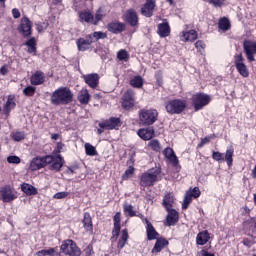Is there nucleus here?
<instances>
[{
	"instance_id": "nucleus-26",
	"label": "nucleus",
	"mask_w": 256,
	"mask_h": 256,
	"mask_svg": "<svg viewBox=\"0 0 256 256\" xmlns=\"http://www.w3.org/2000/svg\"><path fill=\"white\" fill-rule=\"evenodd\" d=\"M164 155L166 157V159H168V161H170V163H172V165L176 166L179 165V159L177 158V155H175V151H173L172 148H166L164 150Z\"/></svg>"
},
{
	"instance_id": "nucleus-38",
	"label": "nucleus",
	"mask_w": 256,
	"mask_h": 256,
	"mask_svg": "<svg viewBox=\"0 0 256 256\" xmlns=\"http://www.w3.org/2000/svg\"><path fill=\"white\" fill-rule=\"evenodd\" d=\"M130 85L136 89H141L143 87V78L141 76H136L130 80Z\"/></svg>"
},
{
	"instance_id": "nucleus-46",
	"label": "nucleus",
	"mask_w": 256,
	"mask_h": 256,
	"mask_svg": "<svg viewBox=\"0 0 256 256\" xmlns=\"http://www.w3.org/2000/svg\"><path fill=\"white\" fill-rule=\"evenodd\" d=\"M124 211L129 215V217H135V215H137L135 210H133V205L131 204H125Z\"/></svg>"
},
{
	"instance_id": "nucleus-22",
	"label": "nucleus",
	"mask_w": 256,
	"mask_h": 256,
	"mask_svg": "<svg viewBox=\"0 0 256 256\" xmlns=\"http://www.w3.org/2000/svg\"><path fill=\"white\" fill-rule=\"evenodd\" d=\"M30 83L34 86L43 85V83H45V73H43L42 71H36L30 77Z\"/></svg>"
},
{
	"instance_id": "nucleus-31",
	"label": "nucleus",
	"mask_w": 256,
	"mask_h": 256,
	"mask_svg": "<svg viewBox=\"0 0 256 256\" xmlns=\"http://www.w3.org/2000/svg\"><path fill=\"white\" fill-rule=\"evenodd\" d=\"M181 41H197V31L190 30L188 32H182L180 34Z\"/></svg>"
},
{
	"instance_id": "nucleus-52",
	"label": "nucleus",
	"mask_w": 256,
	"mask_h": 256,
	"mask_svg": "<svg viewBox=\"0 0 256 256\" xmlns=\"http://www.w3.org/2000/svg\"><path fill=\"white\" fill-rule=\"evenodd\" d=\"M195 47L196 49L201 53V51H203L205 49V42L201 41V40H198L196 43H195Z\"/></svg>"
},
{
	"instance_id": "nucleus-7",
	"label": "nucleus",
	"mask_w": 256,
	"mask_h": 256,
	"mask_svg": "<svg viewBox=\"0 0 256 256\" xmlns=\"http://www.w3.org/2000/svg\"><path fill=\"white\" fill-rule=\"evenodd\" d=\"M235 153V149L233 146H229L226 150L225 157H223V153L221 152H213L212 159L214 161H226L228 167L233 165V154Z\"/></svg>"
},
{
	"instance_id": "nucleus-58",
	"label": "nucleus",
	"mask_w": 256,
	"mask_h": 256,
	"mask_svg": "<svg viewBox=\"0 0 256 256\" xmlns=\"http://www.w3.org/2000/svg\"><path fill=\"white\" fill-rule=\"evenodd\" d=\"M28 53L37 55V46H28Z\"/></svg>"
},
{
	"instance_id": "nucleus-28",
	"label": "nucleus",
	"mask_w": 256,
	"mask_h": 256,
	"mask_svg": "<svg viewBox=\"0 0 256 256\" xmlns=\"http://www.w3.org/2000/svg\"><path fill=\"white\" fill-rule=\"evenodd\" d=\"M15 107H17V104L15 103V96L9 95L3 109L5 115H9V113H11V110L14 109Z\"/></svg>"
},
{
	"instance_id": "nucleus-60",
	"label": "nucleus",
	"mask_w": 256,
	"mask_h": 256,
	"mask_svg": "<svg viewBox=\"0 0 256 256\" xmlns=\"http://www.w3.org/2000/svg\"><path fill=\"white\" fill-rule=\"evenodd\" d=\"M209 141H211L210 137H206V138L202 139V141L200 143V147H203V145H206V143H209Z\"/></svg>"
},
{
	"instance_id": "nucleus-8",
	"label": "nucleus",
	"mask_w": 256,
	"mask_h": 256,
	"mask_svg": "<svg viewBox=\"0 0 256 256\" xmlns=\"http://www.w3.org/2000/svg\"><path fill=\"white\" fill-rule=\"evenodd\" d=\"M122 108L125 109V111H131L133 107H135V91L132 89L127 90L123 96H122V102H121Z\"/></svg>"
},
{
	"instance_id": "nucleus-41",
	"label": "nucleus",
	"mask_w": 256,
	"mask_h": 256,
	"mask_svg": "<svg viewBox=\"0 0 256 256\" xmlns=\"http://www.w3.org/2000/svg\"><path fill=\"white\" fill-rule=\"evenodd\" d=\"M79 17L81 21H85L86 23H93V14L89 12H81Z\"/></svg>"
},
{
	"instance_id": "nucleus-4",
	"label": "nucleus",
	"mask_w": 256,
	"mask_h": 256,
	"mask_svg": "<svg viewBox=\"0 0 256 256\" xmlns=\"http://www.w3.org/2000/svg\"><path fill=\"white\" fill-rule=\"evenodd\" d=\"M159 117V112L155 109H142L139 111V119L142 125H153Z\"/></svg>"
},
{
	"instance_id": "nucleus-17",
	"label": "nucleus",
	"mask_w": 256,
	"mask_h": 256,
	"mask_svg": "<svg viewBox=\"0 0 256 256\" xmlns=\"http://www.w3.org/2000/svg\"><path fill=\"white\" fill-rule=\"evenodd\" d=\"M155 0H146V3L141 9V13L144 17H153V11H155Z\"/></svg>"
},
{
	"instance_id": "nucleus-57",
	"label": "nucleus",
	"mask_w": 256,
	"mask_h": 256,
	"mask_svg": "<svg viewBox=\"0 0 256 256\" xmlns=\"http://www.w3.org/2000/svg\"><path fill=\"white\" fill-rule=\"evenodd\" d=\"M12 15L14 19H19V17H21V12H19V9L14 8L12 9Z\"/></svg>"
},
{
	"instance_id": "nucleus-63",
	"label": "nucleus",
	"mask_w": 256,
	"mask_h": 256,
	"mask_svg": "<svg viewBox=\"0 0 256 256\" xmlns=\"http://www.w3.org/2000/svg\"><path fill=\"white\" fill-rule=\"evenodd\" d=\"M86 253H87L86 256H91V246H88V247H87Z\"/></svg>"
},
{
	"instance_id": "nucleus-43",
	"label": "nucleus",
	"mask_w": 256,
	"mask_h": 256,
	"mask_svg": "<svg viewBox=\"0 0 256 256\" xmlns=\"http://www.w3.org/2000/svg\"><path fill=\"white\" fill-rule=\"evenodd\" d=\"M36 92L37 88L34 86H27L23 89V95H25L26 97H33V95H35Z\"/></svg>"
},
{
	"instance_id": "nucleus-30",
	"label": "nucleus",
	"mask_w": 256,
	"mask_h": 256,
	"mask_svg": "<svg viewBox=\"0 0 256 256\" xmlns=\"http://www.w3.org/2000/svg\"><path fill=\"white\" fill-rule=\"evenodd\" d=\"M167 245H169V241H167L166 239H163V238L157 239L152 249V253H161V251H163V249H165Z\"/></svg>"
},
{
	"instance_id": "nucleus-64",
	"label": "nucleus",
	"mask_w": 256,
	"mask_h": 256,
	"mask_svg": "<svg viewBox=\"0 0 256 256\" xmlns=\"http://www.w3.org/2000/svg\"><path fill=\"white\" fill-rule=\"evenodd\" d=\"M63 0H53V5H59Z\"/></svg>"
},
{
	"instance_id": "nucleus-1",
	"label": "nucleus",
	"mask_w": 256,
	"mask_h": 256,
	"mask_svg": "<svg viewBox=\"0 0 256 256\" xmlns=\"http://www.w3.org/2000/svg\"><path fill=\"white\" fill-rule=\"evenodd\" d=\"M46 165H50L51 171H61V167H63V157H61V155L36 157L30 162L29 169L30 171H39V169H43Z\"/></svg>"
},
{
	"instance_id": "nucleus-16",
	"label": "nucleus",
	"mask_w": 256,
	"mask_h": 256,
	"mask_svg": "<svg viewBox=\"0 0 256 256\" xmlns=\"http://www.w3.org/2000/svg\"><path fill=\"white\" fill-rule=\"evenodd\" d=\"M92 43H95V40H92V36L88 35L85 38H79L76 45L78 47V51H87V49L91 47Z\"/></svg>"
},
{
	"instance_id": "nucleus-32",
	"label": "nucleus",
	"mask_w": 256,
	"mask_h": 256,
	"mask_svg": "<svg viewBox=\"0 0 256 256\" xmlns=\"http://www.w3.org/2000/svg\"><path fill=\"white\" fill-rule=\"evenodd\" d=\"M37 256H61L59 253V249L56 248H49V249H43L38 252H36Z\"/></svg>"
},
{
	"instance_id": "nucleus-37",
	"label": "nucleus",
	"mask_w": 256,
	"mask_h": 256,
	"mask_svg": "<svg viewBox=\"0 0 256 256\" xmlns=\"http://www.w3.org/2000/svg\"><path fill=\"white\" fill-rule=\"evenodd\" d=\"M84 147H85L86 155H88L89 157H95L98 155L97 149L95 148V146L91 145L90 143H86Z\"/></svg>"
},
{
	"instance_id": "nucleus-21",
	"label": "nucleus",
	"mask_w": 256,
	"mask_h": 256,
	"mask_svg": "<svg viewBox=\"0 0 256 256\" xmlns=\"http://www.w3.org/2000/svg\"><path fill=\"white\" fill-rule=\"evenodd\" d=\"M167 211L168 214L166 217V223L168 227H171L179 221V212H177L175 209H169Z\"/></svg>"
},
{
	"instance_id": "nucleus-3",
	"label": "nucleus",
	"mask_w": 256,
	"mask_h": 256,
	"mask_svg": "<svg viewBox=\"0 0 256 256\" xmlns=\"http://www.w3.org/2000/svg\"><path fill=\"white\" fill-rule=\"evenodd\" d=\"M159 175H161L160 168H153L143 173L140 178L141 187H153L159 181Z\"/></svg>"
},
{
	"instance_id": "nucleus-35",
	"label": "nucleus",
	"mask_w": 256,
	"mask_h": 256,
	"mask_svg": "<svg viewBox=\"0 0 256 256\" xmlns=\"http://www.w3.org/2000/svg\"><path fill=\"white\" fill-rule=\"evenodd\" d=\"M175 203V198L172 196L171 193H167L164 196L162 205L165 207L166 211H169L173 207V204Z\"/></svg>"
},
{
	"instance_id": "nucleus-5",
	"label": "nucleus",
	"mask_w": 256,
	"mask_h": 256,
	"mask_svg": "<svg viewBox=\"0 0 256 256\" xmlns=\"http://www.w3.org/2000/svg\"><path fill=\"white\" fill-rule=\"evenodd\" d=\"M187 107V102L184 100L176 99L171 100L166 104V111L171 115L183 113Z\"/></svg>"
},
{
	"instance_id": "nucleus-25",
	"label": "nucleus",
	"mask_w": 256,
	"mask_h": 256,
	"mask_svg": "<svg viewBox=\"0 0 256 256\" xmlns=\"http://www.w3.org/2000/svg\"><path fill=\"white\" fill-rule=\"evenodd\" d=\"M107 29L110 33H121L125 31V24L121 22H111L108 24Z\"/></svg>"
},
{
	"instance_id": "nucleus-14",
	"label": "nucleus",
	"mask_w": 256,
	"mask_h": 256,
	"mask_svg": "<svg viewBox=\"0 0 256 256\" xmlns=\"http://www.w3.org/2000/svg\"><path fill=\"white\" fill-rule=\"evenodd\" d=\"M99 127H101V129L108 130L117 129L121 127V119L112 117L109 120L99 123Z\"/></svg>"
},
{
	"instance_id": "nucleus-49",
	"label": "nucleus",
	"mask_w": 256,
	"mask_h": 256,
	"mask_svg": "<svg viewBox=\"0 0 256 256\" xmlns=\"http://www.w3.org/2000/svg\"><path fill=\"white\" fill-rule=\"evenodd\" d=\"M210 5L214 7H223L225 5V0H206Z\"/></svg>"
},
{
	"instance_id": "nucleus-15",
	"label": "nucleus",
	"mask_w": 256,
	"mask_h": 256,
	"mask_svg": "<svg viewBox=\"0 0 256 256\" xmlns=\"http://www.w3.org/2000/svg\"><path fill=\"white\" fill-rule=\"evenodd\" d=\"M124 19L126 23L131 25V27H136V25L139 23V16H137V12H135L133 9L127 10L125 12Z\"/></svg>"
},
{
	"instance_id": "nucleus-19",
	"label": "nucleus",
	"mask_w": 256,
	"mask_h": 256,
	"mask_svg": "<svg viewBox=\"0 0 256 256\" xmlns=\"http://www.w3.org/2000/svg\"><path fill=\"white\" fill-rule=\"evenodd\" d=\"M138 136L141 137L143 141H150V139L155 137V130L151 127L139 129Z\"/></svg>"
},
{
	"instance_id": "nucleus-10",
	"label": "nucleus",
	"mask_w": 256,
	"mask_h": 256,
	"mask_svg": "<svg viewBox=\"0 0 256 256\" xmlns=\"http://www.w3.org/2000/svg\"><path fill=\"white\" fill-rule=\"evenodd\" d=\"M234 65L242 77H249V69L245 65V58L243 54H236L234 56Z\"/></svg>"
},
{
	"instance_id": "nucleus-9",
	"label": "nucleus",
	"mask_w": 256,
	"mask_h": 256,
	"mask_svg": "<svg viewBox=\"0 0 256 256\" xmlns=\"http://www.w3.org/2000/svg\"><path fill=\"white\" fill-rule=\"evenodd\" d=\"M192 103L195 111H199L211 103V97L207 94L199 93L192 97Z\"/></svg>"
},
{
	"instance_id": "nucleus-23",
	"label": "nucleus",
	"mask_w": 256,
	"mask_h": 256,
	"mask_svg": "<svg viewBox=\"0 0 256 256\" xmlns=\"http://www.w3.org/2000/svg\"><path fill=\"white\" fill-rule=\"evenodd\" d=\"M84 81L89 87L96 89L97 85H99V74H88L84 76Z\"/></svg>"
},
{
	"instance_id": "nucleus-48",
	"label": "nucleus",
	"mask_w": 256,
	"mask_h": 256,
	"mask_svg": "<svg viewBox=\"0 0 256 256\" xmlns=\"http://www.w3.org/2000/svg\"><path fill=\"white\" fill-rule=\"evenodd\" d=\"M7 161L10 164L19 165V163H21V158L18 156H8Z\"/></svg>"
},
{
	"instance_id": "nucleus-24",
	"label": "nucleus",
	"mask_w": 256,
	"mask_h": 256,
	"mask_svg": "<svg viewBox=\"0 0 256 256\" xmlns=\"http://www.w3.org/2000/svg\"><path fill=\"white\" fill-rule=\"evenodd\" d=\"M146 221V231H147V239L148 241H153L155 240L157 237H159V233H157V230H155V227H153V224H151V222H149V220H145Z\"/></svg>"
},
{
	"instance_id": "nucleus-2",
	"label": "nucleus",
	"mask_w": 256,
	"mask_h": 256,
	"mask_svg": "<svg viewBox=\"0 0 256 256\" xmlns=\"http://www.w3.org/2000/svg\"><path fill=\"white\" fill-rule=\"evenodd\" d=\"M52 105H69L73 102V92L67 87L56 89L50 96Z\"/></svg>"
},
{
	"instance_id": "nucleus-45",
	"label": "nucleus",
	"mask_w": 256,
	"mask_h": 256,
	"mask_svg": "<svg viewBox=\"0 0 256 256\" xmlns=\"http://www.w3.org/2000/svg\"><path fill=\"white\" fill-rule=\"evenodd\" d=\"M88 36H92V41H99V39H106L107 34L103 32H94Z\"/></svg>"
},
{
	"instance_id": "nucleus-11",
	"label": "nucleus",
	"mask_w": 256,
	"mask_h": 256,
	"mask_svg": "<svg viewBox=\"0 0 256 256\" xmlns=\"http://www.w3.org/2000/svg\"><path fill=\"white\" fill-rule=\"evenodd\" d=\"M0 199L3 203H11L17 199V192L11 186H4L0 188Z\"/></svg>"
},
{
	"instance_id": "nucleus-54",
	"label": "nucleus",
	"mask_w": 256,
	"mask_h": 256,
	"mask_svg": "<svg viewBox=\"0 0 256 256\" xmlns=\"http://www.w3.org/2000/svg\"><path fill=\"white\" fill-rule=\"evenodd\" d=\"M26 47H37V40L35 38H30L25 42Z\"/></svg>"
},
{
	"instance_id": "nucleus-56",
	"label": "nucleus",
	"mask_w": 256,
	"mask_h": 256,
	"mask_svg": "<svg viewBox=\"0 0 256 256\" xmlns=\"http://www.w3.org/2000/svg\"><path fill=\"white\" fill-rule=\"evenodd\" d=\"M36 29L38 31V33H43V31H45V29H47V24H36Z\"/></svg>"
},
{
	"instance_id": "nucleus-55",
	"label": "nucleus",
	"mask_w": 256,
	"mask_h": 256,
	"mask_svg": "<svg viewBox=\"0 0 256 256\" xmlns=\"http://www.w3.org/2000/svg\"><path fill=\"white\" fill-rule=\"evenodd\" d=\"M101 19H103V14H101V12H97L95 14V18H93V25H97V23H99V21H101Z\"/></svg>"
},
{
	"instance_id": "nucleus-47",
	"label": "nucleus",
	"mask_w": 256,
	"mask_h": 256,
	"mask_svg": "<svg viewBox=\"0 0 256 256\" xmlns=\"http://www.w3.org/2000/svg\"><path fill=\"white\" fill-rule=\"evenodd\" d=\"M121 233V226H114L112 230V238L111 241H117L119 234Z\"/></svg>"
},
{
	"instance_id": "nucleus-33",
	"label": "nucleus",
	"mask_w": 256,
	"mask_h": 256,
	"mask_svg": "<svg viewBox=\"0 0 256 256\" xmlns=\"http://www.w3.org/2000/svg\"><path fill=\"white\" fill-rule=\"evenodd\" d=\"M91 99V95H89V91L87 89H82L78 94V101L82 105H87Z\"/></svg>"
},
{
	"instance_id": "nucleus-59",
	"label": "nucleus",
	"mask_w": 256,
	"mask_h": 256,
	"mask_svg": "<svg viewBox=\"0 0 256 256\" xmlns=\"http://www.w3.org/2000/svg\"><path fill=\"white\" fill-rule=\"evenodd\" d=\"M9 73V69H7V66H2L0 68V75H7Z\"/></svg>"
},
{
	"instance_id": "nucleus-42",
	"label": "nucleus",
	"mask_w": 256,
	"mask_h": 256,
	"mask_svg": "<svg viewBox=\"0 0 256 256\" xmlns=\"http://www.w3.org/2000/svg\"><path fill=\"white\" fill-rule=\"evenodd\" d=\"M117 58L119 59V61L127 62V61H129V52H127V50H125V49H121L117 53Z\"/></svg>"
},
{
	"instance_id": "nucleus-44",
	"label": "nucleus",
	"mask_w": 256,
	"mask_h": 256,
	"mask_svg": "<svg viewBox=\"0 0 256 256\" xmlns=\"http://www.w3.org/2000/svg\"><path fill=\"white\" fill-rule=\"evenodd\" d=\"M13 141H23L25 139V133L23 131H16L12 134Z\"/></svg>"
},
{
	"instance_id": "nucleus-39",
	"label": "nucleus",
	"mask_w": 256,
	"mask_h": 256,
	"mask_svg": "<svg viewBox=\"0 0 256 256\" xmlns=\"http://www.w3.org/2000/svg\"><path fill=\"white\" fill-rule=\"evenodd\" d=\"M218 25L219 29H221L222 31H229V29H231V23L227 18L220 19Z\"/></svg>"
},
{
	"instance_id": "nucleus-50",
	"label": "nucleus",
	"mask_w": 256,
	"mask_h": 256,
	"mask_svg": "<svg viewBox=\"0 0 256 256\" xmlns=\"http://www.w3.org/2000/svg\"><path fill=\"white\" fill-rule=\"evenodd\" d=\"M113 221H114V227H121V213H116L114 218H113Z\"/></svg>"
},
{
	"instance_id": "nucleus-6",
	"label": "nucleus",
	"mask_w": 256,
	"mask_h": 256,
	"mask_svg": "<svg viewBox=\"0 0 256 256\" xmlns=\"http://www.w3.org/2000/svg\"><path fill=\"white\" fill-rule=\"evenodd\" d=\"M60 249L65 255L81 256V249L77 247V244L73 240H65Z\"/></svg>"
},
{
	"instance_id": "nucleus-62",
	"label": "nucleus",
	"mask_w": 256,
	"mask_h": 256,
	"mask_svg": "<svg viewBox=\"0 0 256 256\" xmlns=\"http://www.w3.org/2000/svg\"><path fill=\"white\" fill-rule=\"evenodd\" d=\"M51 139L57 141V139H59V134H52Z\"/></svg>"
},
{
	"instance_id": "nucleus-51",
	"label": "nucleus",
	"mask_w": 256,
	"mask_h": 256,
	"mask_svg": "<svg viewBox=\"0 0 256 256\" xmlns=\"http://www.w3.org/2000/svg\"><path fill=\"white\" fill-rule=\"evenodd\" d=\"M133 173H135V169L134 168H129L125 171V173L122 175V179L127 180L129 179V177H131L133 175Z\"/></svg>"
},
{
	"instance_id": "nucleus-20",
	"label": "nucleus",
	"mask_w": 256,
	"mask_h": 256,
	"mask_svg": "<svg viewBox=\"0 0 256 256\" xmlns=\"http://www.w3.org/2000/svg\"><path fill=\"white\" fill-rule=\"evenodd\" d=\"M158 35L162 38L169 37L171 35V27L169 26V22L164 20L163 23L158 24Z\"/></svg>"
},
{
	"instance_id": "nucleus-40",
	"label": "nucleus",
	"mask_w": 256,
	"mask_h": 256,
	"mask_svg": "<svg viewBox=\"0 0 256 256\" xmlns=\"http://www.w3.org/2000/svg\"><path fill=\"white\" fill-rule=\"evenodd\" d=\"M148 147L152 149V151H156V152L161 151V143L157 139L150 140L148 142Z\"/></svg>"
},
{
	"instance_id": "nucleus-29",
	"label": "nucleus",
	"mask_w": 256,
	"mask_h": 256,
	"mask_svg": "<svg viewBox=\"0 0 256 256\" xmlns=\"http://www.w3.org/2000/svg\"><path fill=\"white\" fill-rule=\"evenodd\" d=\"M82 223L86 231L93 233V219L91 218V214H89L88 212L84 213Z\"/></svg>"
},
{
	"instance_id": "nucleus-27",
	"label": "nucleus",
	"mask_w": 256,
	"mask_h": 256,
	"mask_svg": "<svg viewBox=\"0 0 256 256\" xmlns=\"http://www.w3.org/2000/svg\"><path fill=\"white\" fill-rule=\"evenodd\" d=\"M209 239H211V236L209 235V231L204 230L198 233L196 237V243L197 245H206V243H209Z\"/></svg>"
},
{
	"instance_id": "nucleus-34",
	"label": "nucleus",
	"mask_w": 256,
	"mask_h": 256,
	"mask_svg": "<svg viewBox=\"0 0 256 256\" xmlns=\"http://www.w3.org/2000/svg\"><path fill=\"white\" fill-rule=\"evenodd\" d=\"M21 190L23 191V193H25V195H37L39 192L37 190V188H35L33 185L31 184H27V183H23L21 185Z\"/></svg>"
},
{
	"instance_id": "nucleus-12",
	"label": "nucleus",
	"mask_w": 256,
	"mask_h": 256,
	"mask_svg": "<svg viewBox=\"0 0 256 256\" xmlns=\"http://www.w3.org/2000/svg\"><path fill=\"white\" fill-rule=\"evenodd\" d=\"M201 196V190H199V187H195L193 190H188L185 193L183 204H182V209H189V205H191V202L194 199H197L198 197Z\"/></svg>"
},
{
	"instance_id": "nucleus-53",
	"label": "nucleus",
	"mask_w": 256,
	"mask_h": 256,
	"mask_svg": "<svg viewBox=\"0 0 256 256\" xmlns=\"http://www.w3.org/2000/svg\"><path fill=\"white\" fill-rule=\"evenodd\" d=\"M69 196V192H58L53 197L54 199H65V197Z\"/></svg>"
},
{
	"instance_id": "nucleus-18",
	"label": "nucleus",
	"mask_w": 256,
	"mask_h": 256,
	"mask_svg": "<svg viewBox=\"0 0 256 256\" xmlns=\"http://www.w3.org/2000/svg\"><path fill=\"white\" fill-rule=\"evenodd\" d=\"M19 31L24 35V37H29L31 35V20L27 17L21 19Z\"/></svg>"
},
{
	"instance_id": "nucleus-13",
	"label": "nucleus",
	"mask_w": 256,
	"mask_h": 256,
	"mask_svg": "<svg viewBox=\"0 0 256 256\" xmlns=\"http://www.w3.org/2000/svg\"><path fill=\"white\" fill-rule=\"evenodd\" d=\"M243 47L249 63H253L256 55V42L244 41Z\"/></svg>"
},
{
	"instance_id": "nucleus-61",
	"label": "nucleus",
	"mask_w": 256,
	"mask_h": 256,
	"mask_svg": "<svg viewBox=\"0 0 256 256\" xmlns=\"http://www.w3.org/2000/svg\"><path fill=\"white\" fill-rule=\"evenodd\" d=\"M200 256H215V254L207 252V250H202Z\"/></svg>"
},
{
	"instance_id": "nucleus-36",
	"label": "nucleus",
	"mask_w": 256,
	"mask_h": 256,
	"mask_svg": "<svg viewBox=\"0 0 256 256\" xmlns=\"http://www.w3.org/2000/svg\"><path fill=\"white\" fill-rule=\"evenodd\" d=\"M129 239V232L127 229L122 230L121 238L118 241V249H123L127 244V240Z\"/></svg>"
}]
</instances>
